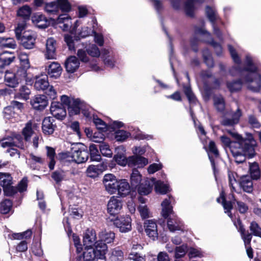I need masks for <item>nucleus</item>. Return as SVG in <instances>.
<instances>
[{
	"label": "nucleus",
	"mask_w": 261,
	"mask_h": 261,
	"mask_svg": "<svg viewBox=\"0 0 261 261\" xmlns=\"http://www.w3.org/2000/svg\"><path fill=\"white\" fill-rule=\"evenodd\" d=\"M47 70L50 77L56 79L60 76L62 68L58 63L53 62L48 66Z\"/></svg>",
	"instance_id": "nucleus-26"
},
{
	"label": "nucleus",
	"mask_w": 261,
	"mask_h": 261,
	"mask_svg": "<svg viewBox=\"0 0 261 261\" xmlns=\"http://www.w3.org/2000/svg\"><path fill=\"white\" fill-rule=\"evenodd\" d=\"M188 251V246L182 245L175 248V257L176 259L183 257Z\"/></svg>",
	"instance_id": "nucleus-55"
},
{
	"label": "nucleus",
	"mask_w": 261,
	"mask_h": 261,
	"mask_svg": "<svg viewBox=\"0 0 261 261\" xmlns=\"http://www.w3.org/2000/svg\"><path fill=\"white\" fill-rule=\"evenodd\" d=\"M50 110L53 116L58 119H63L66 115L65 108L59 102H53Z\"/></svg>",
	"instance_id": "nucleus-12"
},
{
	"label": "nucleus",
	"mask_w": 261,
	"mask_h": 261,
	"mask_svg": "<svg viewBox=\"0 0 261 261\" xmlns=\"http://www.w3.org/2000/svg\"><path fill=\"white\" fill-rule=\"evenodd\" d=\"M18 58L21 65L23 66V68H28L30 67L29 58L27 54L24 52H20L19 54Z\"/></svg>",
	"instance_id": "nucleus-56"
},
{
	"label": "nucleus",
	"mask_w": 261,
	"mask_h": 261,
	"mask_svg": "<svg viewBox=\"0 0 261 261\" xmlns=\"http://www.w3.org/2000/svg\"><path fill=\"white\" fill-rule=\"evenodd\" d=\"M96 254L94 249L88 248L87 251H85L83 253V258L84 261H95Z\"/></svg>",
	"instance_id": "nucleus-50"
},
{
	"label": "nucleus",
	"mask_w": 261,
	"mask_h": 261,
	"mask_svg": "<svg viewBox=\"0 0 261 261\" xmlns=\"http://www.w3.org/2000/svg\"><path fill=\"white\" fill-rule=\"evenodd\" d=\"M205 11L206 15L210 21L213 23L214 34L217 35L219 38L221 39L222 36L221 33L219 29L215 27L214 24L215 21L217 18L216 11L214 8L207 6L206 7Z\"/></svg>",
	"instance_id": "nucleus-17"
},
{
	"label": "nucleus",
	"mask_w": 261,
	"mask_h": 261,
	"mask_svg": "<svg viewBox=\"0 0 261 261\" xmlns=\"http://www.w3.org/2000/svg\"><path fill=\"white\" fill-rule=\"evenodd\" d=\"M93 121L98 129L105 131L106 130L107 125L101 119L98 118L96 116H93Z\"/></svg>",
	"instance_id": "nucleus-58"
},
{
	"label": "nucleus",
	"mask_w": 261,
	"mask_h": 261,
	"mask_svg": "<svg viewBox=\"0 0 261 261\" xmlns=\"http://www.w3.org/2000/svg\"><path fill=\"white\" fill-rule=\"evenodd\" d=\"M256 143L255 140L251 142L240 144L239 143H234L231 147V152L237 163H242L245 160L246 155L252 157L254 153V147Z\"/></svg>",
	"instance_id": "nucleus-3"
},
{
	"label": "nucleus",
	"mask_w": 261,
	"mask_h": 261,
	"mask_svg": "<svg viewBox=\"0 0 261 261\" xmlns=\"http://www.w3.org/2000/svg\"><path fill=\"white\" fill-rule=\"evenodd\" d=\"M26 22L25 20H22L18 23L15 29V33L17 39L19 40L20 39L21 33L24 30Z\"/></svg>",
	"instance_id": "nucleus-62"
},
{
	"label": "nucleus",
	"mask_w": 261,
	"mask_h": 261,
	"mask_svg": "<svg viewBox=\"0 0 261 261\" xmlns=\"http://www.w3.org/2000/svg\"><path fill=\"white\" fill-rule=\"evenodd\" d=\"M12 142L14 146H16L21 149L24 148L23 139L20 135H16L13 138Z\"/></svg>",
	"instance_id": "nucleus-63"
},
{
	"label": "nucleus",
	"mask_w": 261,
	"mask_h": 261,
	"mask_svg": "<svg viewBox=\"0 0 261 261\" xmlns=\"http://www.w3.org/2000/svg\"><path fill=\"white\" fill-rule=\"evenodd\" d=\"M251 233L261 238V228L255 222H252L249 227Z\"/></svg>",
	"instance_id": "nucleus-60"
},
{
	"label": "nucleus",
	"mask_w": 261,
	"mask_h": 261,
	"mask_svg": "<svg viewBox=\"0 0 261 261\" xmlns=\"http://www.w3.org/2000/svg\"><path fill=\"white\" fill-rule=\"evenodd\" d=\"M122 207V201L118 197L112 196L107 204V211L111 215L118 214Z\"/></svg>",
	"instance_id": "nucleus-8"
},
{
	"label": "nucleus",
	"mask_w": 261,
	"mask_h": 261,
	"mask_svg": "<svg viewBox=\"0 0 261 261\" xmlns=\"http://www.w3.org/2000/svg\"><path fill=\"white\" fill-rule=\"evenodd\" d=\"M95 231L92 229L86 230L83 237V244L86 248H91L96 242Z\"/></svg>",
	"instance_id": "nucleus-13"
},
{
	"label": "nucleus",
	"mask_w": 261,
	"mask_h": 261,
	"mask_svg": "<svg viewBox=\"0 0 261 261\" xmlns=\"http://www.w3.org/2000/svg\"><path fill=\"white\" fill-rule=\"evenodd\" d=\"M130 134L123 130H119L116 132L115 138L118 141H123L125 140Z\"/></svg>",
	"instance_id": "nucleus-61"
},
{
	"label": "nucleus",
	"mask_w": 261,
	"mask_h": 261,
	"mask_svg": "<svg viewBox=\"0 0 261 261\" xmlns=\"http://www.w3.org/2000/svg\"><path fill=\"white\" fill-rule=\"evenodd\" d=\"M89 151L91 161L98 162L100 160L101 156L95 145H90L89 146Z\"/></svg>",
	"instance_id": "nucleus-44"
},
{
	"label": "nucleus",
	"mask_w": 261,
	"mask_h": 261,
	"mask_svg": "<svg viewBox=\"0 0 261 261\" xmlns=\"http://www.w3.org/2000/svg\"><path fill=\"white\" fill-rule=\"evenodd\" d=\"M95 246V251L97 253L98 252L100 255H103L105 254V252L107 249V246L106 243L101 241L95 242V244L93 245Z\"/></svg>",
	"instance_id": "nucleus-49"
},
{
	"label": "nucleus",
	"mask_w": 261,
	"mask_h": 261,
	"mask_svg": "<svg viewBox=\"0 0 261 261\" xmlns=\"http://www.w3.org/2000/svg\"><path fill=\"white\" fill-rule=\"evenodd\" d=\"M32 12L31 8L28 5H25L20 8L17 11L18 16L24 19H29Z\"/></svg>",
	"instance_id": "nucleus-47"
},
{
	"label": "nucleus",
	"mask_w": 261,
	"mask_h": 261,
	"mask_svg": "<svg viewBox=\"0 0 261 261\" xmlns=\"http://www.w3.org/2000/svg\"><path fill=\"white\" fill-rule=\"evenodd\" d=\"M56 41L53 38H49L46 42L45 57L47 59H54L56 58Z\"/></svg>",
	"instance_id": "nucleus-14"
},
{
	"label": "nucleus",
	"mask_w": 261,
	"mask_h": 261,
	"mask_svg": "<svg viewBox=\"0 0 261 261\" xmlns=\"http://www.w3.org/2000/svg\"><path fill=\"white\" fill-rule=\"evenodd\" d=\"M195 33L197 35H203L205 37V39H204V41L210 43L213 46L215 49L216 54L218 56H220L222 53V48L221 46L215 42L211 38V36L210 33L206 31L203 28H198L196 27L195 28Z\"/></svg>",
	"instance_id": "nucleus-5"
},
{
	"label": "nucleus",
	"mask_w": 261,
	"mask_h": 261,
	"mask_svg": "<svg viewBox=\"0 0 261 261\" xmlns=\"http://www.w3.org/2000/svg\"><path fill=\"white\" fill-rule=\"evenodd\" d=\"M173 200V198L169 196L168 198L165 199L161 204L162 216L165 219L169 217L167 225L170 231L172 232L181 229L182 226L181 221L174 215L172 206L171 205Z\"/></svg>",
	"instance_id": "nucleus-2"
},
{
	"label": "nucleus",
	"mask_w": 261,
	"mask_h": 261,
	"mask_svg": "<svg viewBox=\"0 0 261 261\" xmlns=\"http://www.w3.org/2000/svg\"><path fill=\"white\" fill-rule=\"evenodd\" d=\"M155 181L154 179H152L151 181L146 180L144 182H141L137 186L138 192L140 195H146L149 194L152 190L153 184Z\"/></svg>",
	"instance_id": "nucleus-25"
},
{
	"label": "nucleus",
	"mask_w": 261,
	"mask_h": 261,
	"mask_svg": "<svg viewBox=\"0 0 261 261\" xmlns=\"http://www.w3.org/2000/svg\"><path fill=\"white\" fill-rule=\"evenodd\" d=\"M99 238L101 241L106 243H111L115 238V233L112 231H102L99 233Z\"/></svg>",
	"instance_id": "nucleus-37"
},
{
	"label": "nucleus",
	"mask_w": 261,
	"mask_h": 261,
	"mask_svg": "<svg viewBox=\"0 0 261 261\" xmlns=\"http://www.w3.org/2000/svg\"><path fill=\"white\" fill-rule=\"evenodd\" d=\"M57 21L58 23L63 24V25L60 27L64 31H68L71 27V18L66 14L59 15Z\"/></svg>",
	"instance_id": "nucleus-30"
},
{
	"label": "nucleus",
	"mask_w": 261,
	"mask_h": 261,
	"mask_svg": "<svg viewBox=\"0 0 261 261\" xmlns=\"http://www.w3.org/2000/svg\"><path fill=\"white\" fill-rule=\"evenodd\" d=\"M112 261H120L123 258V253L118 248L114 249L112 251L111 256Z\"/></svg>",
	"instance_id": "nucleus-57"
},
{
	"label": "nucleus",
	"mask_w": 261,
	"mask_h": 261,
	"mask_svg": "<svg viewBox=\"0 0 261 261\" xmlns=\"http://www.w3.org/2000/svg\"><path fill=\"white\" fill-rule=\"evenodd\" d=\"M27 76L26 70L24 69H19L16 73L7 71L5 75V82L6 85L10 87H15L19 82L24 79Z\"/></svg>",
	"instance_id": "nucleus-4"
},
{
	"label": "nucleus",
	"mask_w": 261,
	"mask_h": 261,
	"mask_svg": "<svg viewBox=\"0 0 261 261\" xmlns=\"http://www.w3.org/2000/svg\"><path fill=\"white\" fill-rule=\"evenodd\" d=\"M148 160L143 156L138 155H132L128 157V166L143 167L148 164Z\"/></svg>",
	"instance_id": "nucleus-21"
},
{
	"label": "nucleus",
	"mask_w": 261,
	"mask_h": 261,
	"mask_svg": "<svg viewBox=\"0 0 261 261\" xmlns=\"http://www.w3.org/2000/svg\"><path fill=\"white\" fill-rule=\"evenodd\" d=\"M55 120L53 117H47L45 118L42 124L43 133L46 135H50L53 134L56 127L54 124Z\"/></svg>",
	"instance_id": "nucleus-16"
},
{
	"label": "nucleus",
	"mask_w": 261,
	"mask_h": 261,
	"mask_svg": "<svg viewBox=\"0 0 261 261\" xmlns=\"http://www.w3.org/2000/svg\"><path fill=\"white\" fill-rule=\"evenodd\" d=\"M59 10L62 12H68L71 10V6L68 0H57Z\"/></svg>",
	"instance_id": "nucleus-52"
},
{
	"label": "nucleus",
	"mask_w": 261,
	"mask_h": 261,
	"mask_svg": "<svg viewBox=\"0 0 261 261\" xmlns=\"http://www.w3.org/2000/svg\"><path fill=\"white\" fill-rule=\"evenodd\" d=\"M27 162L31 168L35 169L36 168L37 164H43L44 160L40 156L31 153L29 154V158L27 159Z\"/></svg>",
	"instance_id": "nucleus-32"
},
{
	"label": "nucleus",
	"mask_w": 261,
	"mask_h": 261,
	"mask_svg": "<svg viewBox=\"0 0 261 261\" xmlns=\"http://www.w3.org/2000/svg\"><path fill=\"white\" fill-rule=\"evenodd\" d=\"M36 34L33 31H28L20 38L22 45L26 49H32L34 47Z\"/></svg>",
	"instance_id": "nucleus-9"
},
{
	"label": "nucleus",
	"mask_w": 261,
	"mask_h": 261,
	"mask_svg": "<svg viewBox=\"0 0 261 261\" xmlns=\"http://www.w3.org/2000/svg\"><path fill=\"white\" fill-rule=\"evenodd\" d=\"M4 117L6 119H11L15 117L16 115V112L13 109L12 107L9 106L4 109Z\"/></svg>",
	"instance_id": "nucleus-59"
},
{
	"label": "nucleus",
	"mask_w": 261,
	"mask_h": 261,
	"mask_svg": "<svg viewBox=\"0 0 261 261\" xmlns=\"http://www.w3.org/2000/svg\"><path fill=\"white\" fill-rule=\"evenodd\" d=\"M145 231L146 234L152 240H155L158 237L157 224L153 220H147L144 223Z\"/></svg>",
	"instance_id": "nucleus-10"
},
{
	"label": "nucleus",
	"mask_w": 261,
	"mask_h": 261,
	"mask_svg": "<svg viewBox=\"0 0 261 261\" xmlns=\"http://www.w3.org/2000/svg\"><path fill=\"white\" fill-rule=\"evenodd\" d=\"M203 0H187L185 5V11L187 15L193 17L197 3L201 4Z\"/></svg>",
	"instance_id": "nucleus-29"
},
{
	"label": "nucleus",
	"mask_w": 261,
	"mask_h": 261,
	"mask_svg": "<svg viewBox=\"0 0 261 261\" xmlns=\"http://www.w3.org/2000/svg\"><path fill=\"white\" fill-rule=\"evenodd\" d=\"M249 168L251 178L254 179H258L260 173L258 164L256 163H253L249 165Z\"/></svg>",
	"instance_id": "nucleus-46"
},
{
	"label": "nucleus",
	"mask_w": 261,
	"mask_h": 261,
	"mask_svg": "<svg viewBox=\"0 0 261 261\" xmlns=\"http://www.w3.org/2000/svg\"><path fill=\"white\" fill-rule=\"evenodd\" d=\"M12 202L9 199H5L0 203V212L4 214H8L12 208Z\"/></svg>",
	"instance_id": "nucleus-45"
},
{
	"label": "nucleus",
	"mask_w": 261,
	"mask_h": 261,
	"mask_svg": "<svg viewBox=\"0 0 261 261\" xmlns=\"http://www.w3.org/2000/svg\"><path fill=\"white\" fill-rule=\"evenodd\" d=\"M138 210L143 219H145L149 217L150 212L146 205H140L138 207Z\"/></svg>",
	"instance_id": "nucleus-64"
},
{
	"label": "nucleus",
	"mask_w": 261,
	"mask_h": 261,
	"mask_svg": "<svg viewBox=\"0 0 261 261\" xmlns=\"http://www.w3.org/2000/svg\"><path fill=\"white\" fill-rule=\"evenodd\" d=\"M12 184V178L10 174L6 173L0 172V185L4 189L7 186Z\"/></svg>",
	"instance_id": "nucleus-39"
},
{
	"label": "nucleus",
	"mask_w": 261,
	"mask_h": 261,
	"mask_svg": "<svg viewBox=\"0 0 261 261\" xmlns=\"http://www.w3.org/2000/svg\"><path fill=\"white\" fill-rule=\"evenodd\" d=\"M106 166L103 164H99L97 165H90L86 170L88 176L91 178H95L102 173L105 169Z\"/></svg>",
	"instance_id": "nucleus-20"
},
{
	"label": "nucleus",
	"mask_w": 261,
	"mask_h": 261,
	"mask_svg": "<svg viewBox=\"0 0 261 261\" xmlns=\"http://www.w3.org/2000/svg\"><path fill=\"white\" fill-rule=\"evenodd\" d=\"M117 188L118 194L121 196H125L130 192V186L125 179H119Z\"/></svg>",
	"instance_id": "nucleus-27"
},
{
	"label": "nucleus",
	"mask_w": 261,
	"mask_h": 261,
	"mask_svg": "<svg viewBox=\"0 0 261 261\" xmlns=\"http://www.w3.org/2000/svg\"><path fill=\"white\" fill-rule=\"evenodd\" d=\"M31 90L27 86H21L19 92L16 94V97L24 100H27L29 98Z\"/></svg>",
	"instance_id": "nucleus-40"
},
{
	"label": "nucleus",
	"mask_w": 261,
	"mask_h": 261,
	"mask_svg": "<svg viewBox=\"0 0 261 261\" xmlns=\"http://www.w3.org/2000/svg\"><path fill=\"white\" fill-rule=\"evenodd\" d=\"M226 131L228 134L232 136V138L236 140V141H241V140L243 141V143H242V144H244L245 143L250 142L252 140H255L252 135L250 134H247L246 138H243L234 130H231L229 129H226Z\"/></svg>",
	"instance_id": "nucleus-31"
},
{
	"label": "nucleus",
	"mask_w": 261,
	"mask_h": 261,
	"mask_svg": "<svg viewBox=\"0 0 261 261\" xmlns=\"http://www.w3.org/2000/svg\"><path fill=\"white\" fill-rule=\"evenodd\" d=\"M116 154L114 155V159L118 164L121 166L128 165V158H126L124 156L125 151L123 146H119L116 149Z\"/></svg>",
	"instance_id": "nucleus-19"
},
{
	"label": "nucleus",
	"mask_w": 261,
	"mask_h": 261,
	"mask_svg": "<svg viewBox=\"0 0 261 261\" xmlns=\"http://www.w3.org/2000/svg\"><path fill=\"white\" fill-rule=\"evenodd\" d=\"M37 126L35 123H33L31 121H28L22 130V134L24 137L25 141H30L31 137L34 134V129Z\"/></svg>",
	"instance_id": "nucleus-22"
},
{
	"label": "nucleus",
	"mask_w": 261,
	"mask_h": 261,
	"mask_svg": "<svg viewBox=\"0 0 261 261\" xmlns=\"http://www.w3.org/2000/svg\"><path fill=\"white\" fill-rule=\"evenodd\" d=\"M204 62L208 67H212L214 66V61L212 55L207 49H205L202 52Z\"/></svg>",
	"instance_id": "nucleus-53"
},
{
	"label": "nucleus",
	"mask_w": 261,
	"mask_h": 261,
	"mask_svg": "<svg viewBox=\"0 0 261 261\" xmlns=\"http://www.w3.org/2000/svg\"><path fill=\"white\" fill-rule=\"evenodd\" d=\"M44 10L45 12L49 15L57 14L59 11L57 1L45 3Z\"/></svg>",
	"instance_id": "nucleus-33"
},
{
	"label": "nucleus",
	"mask_w": 261,
	"mask_h": 261,
	"mask_svg": "<svg viewBox=\"0 0 261 261\" xmlns=\"http://www.w3.org/2000/svg\"><path fill=\"white\" fill-rule=\"evenodd\" d=\"M228 47L233 62L237 64V66L232 67L230 70V74L233 76L241 75L243 83L249 90L254 92H259L261 88V77L258 73L257 67L254 65L251 58L246 56V67L242 69L240 67L241 60L237 51L230 45Z\"/></svg>",
	"instance_id": "nucleus-1"
},
{
	"label": "nucleus",
	"mask_w": 261,
	"mask_h": 261,
	"mask_svg": "<svg viewBox=\"0 0 261 261\" xmlns=\"http://www.w3.org/2000/svg\"><path fill=\"white\" fill-rule=\"evenodd\" d=\"M32 21L36 27L40 29L46 28L49 24L46 17L40 13L34 14L32 17Z\"/></svg>",
	"instance_id": "nucleus-18"
},
{
	"label": "nucleus",
	"mask_w": 261,
	"mask_h": 261,
	"mask_svg": "<svg viewBox=\"0 0 261 261\" xmlns=\"http://www.w3.org/2000/svg\"><path fill=\"white\" fill-rule=\"evenodd\" d=\"M154 183L155 190L156 192L162 194H166L169 190V187L167 185L164 184L163 182L158 180Z\"/></svg>",
	"instance_id": "nucleus-51"
},
{
	"label": "nucleus",
	"mask_w": 261,
	"mask_h": 261,
	"mask_svg": "<svg viewBox=\"0 0 261 261\" xmlns=\"http://www.w3.org/2000/svg\"><path fill=\"white\" fill-rule=\"evenodd\" d=\"M214 106L218 111L222 112L224 110L225 103L222 96H215L214 98Z\"/></svg>",
	"instance_id": "nucleus-48"
},
{
	"label": "nucleus",
	"mask_w": 261,
	"mask_h": 261,
	"mask_svg": "<svg viewBox=\"0 0 261 261\" xmlns=\"http://www.w3.org/2000/svg\"><path fill=\"white\" fill-rule=\"evenodd\" d=\"M70 111H73L74 114H77L82 109V103L79 99H72L71 106L68 108Z\"/></svg>",
	"instance_id": "nucleus-43"
},
{
	"label": "nucleus",
	"mask_w": 261,
	"mask_h": 261,
	"mask_svg": "<svg viewBox=\"0 0 261 261\" xmlns=\"http://www.w3.org/2000/svg\"><path fill=\"white\" fill-rule=\"evenodd\" d=\"M142 176L137 169H133L130 175V184L133 187L137 188L141 184Z\"/></svg>",
	"instance_id": "nucleus-36"
},
{
	"label": "nucleus",
	"mask_w": 261,
	"mask_h": 261,
	"mask_svg": "<svg viewBox=\"0 0 261 261\" xmlns=\"http://www.w3.org/2000/svg\"><path fill=\"white\" fill-rule=\"evenodd\" d=\"M106 190L110 194H113L117 192V188L119 180L113 174H106L102 180Z\"/></svg>",
	"instance_id": "nucleus-7"
},
{
	"label": "nucleus",
	"mask_w": 261,
	"mask_h": 261,
	"mask_svg": "<svg viewBox=\"0 0 261 261\" xmlns=\"http://www.w3.org/2000/svg\"><path fill=\"white\" fill-rule=\"evenodd\" d=\"M34 86L37 90L45 91L49 86L47 75L46 74H41L37 76Z\"/></svg>",
	"instance_id": "nucleus-24"
},
{
	"label": "nucleus",
	"mask_w": 261,
	"mask_h": 261,
	"mask_svg": "<svg viewBox=\"0 0 261 261\" xmlns=\"http://www.w3.org/2000/svg\"><path fill=\"white\" fill-rule=\"evenodd\" d=\"M31 103L35 109L42 110L47 106L48 100L46 96L38 95L31 100Z\"/></svg>",
	"instance_id": "nucleus-15"
},
{
	"label": "nucleus",
	"mask_w": 261,
	"mask_h": 261,
	"mask_svg": "<svg viewBox=\"0 0 261 261\" xmlns=\"http://www.w3.org/2000/svg\"><path fill=\"white\" fill-rule=\"evenodd\" d=\"M14 58V56L11 52L4 51L0 54V62L2 64L1 66L9 65Z\"/></svg>",
	"instance_id": "nucleus-34"
},
{
	"label": "nucleus",
	"mask_w": 261,
	"mask_h": 261,
	"mask_svg": "<svg viewBox=\"0 0 261 261\" xmlns=\"http://www.w3.org/2000/svg\"><path fill=\"white\" fill-rule=\"evenodd\" d=\"M87 54L92 57L98 58L100 56V51L98 47L94 44H90L86 47Z\"/></svg>",
	"instance_id": "nucleus-42"
},
{
	"label": "nucleus",
	"mask_w": 261,
	"mask_h": 261,
	"mask_svg": "<svg viewBox=\"0 0 261 261\" xmlns=\"http://www.w3.org/2000/svg\"><path fill=\"white\" fill-rule=\"evenodd\" d=\"M51 177L56 184H59L68 179L67 173L63 170H57L52 173Z\"/></svg>",
	"instance_id": "nucleus-35"
},
{
	"label": "nucleus",
	"mask_w": 261,
	"mask_h": 261,
	"mask_svg": "<svg viewBox=\"0 0 261 261\" xmlns=\"http://www.w3.org/2000/svg\"><path fill=\"white\" fill-rule=\"evenodd\" d=\"M80 61L75 56H71L69 57L65 63V68L68 72H74L80 66Z\"/></svg>",
	"instance_id": "nucleus-23"
},
{
	"label": "nucleus",
	"mask_w": 261,
	"mask_h": 261,
	"mask_svg": "<svg viewBox=\"0 0 261 261\" xmlns=\"http://www.w3.org/2000/svg\"><path fill=\"white\" fill-rule=\"evenodd\" d=\"M239 81L228 82L227 83V87L231 92H236L240 90L243 83V80H242V76Z\"/></svg>",
	"instance_id": "nucleus-41"
},
{
	"label": "nucleus",
	"mask_w": 261,
	"mask_h": 261,
	"mask_svg": "<svg viewBox=\"0 0 261 261\" xmlns=\"http://www.w3.org/2000/svg\"><path fill=\"white\" fill-rule=\"evenodd\" d=\"M114 224L121 232H127L132 229V219L128 215L116 218Z\"/></svg>",
	"instance_id": "nucleus-6"
},
{
	"label": "nucleus",
	"mask_w": 261,
	"mask_h": 261,
	"mask_svg": "<svg viewBox=\"0 0 261 261\" xmlns=\"http://www.w3.org/2000/svg\"><path fill=\"white\" fill-rule=\"evenodd\" d=\"M70 153L72 160L78 164L86 162L89 157L88 151L84 149L73 148Z\"/></svg>",
	"instance_id": "nucleus-11"
},
{
	"label": "nucleus",
	"mask_w": 261,
	"mask_h": 261,
	"mask_svg": "<svg viewBox=\"0 0 261 261\" xmlns=\"http://www.w3.org/2000/svg\"><path fill=\"white\" fill-rule=\"evenodd\" d=\"M46 149L47 150V156L49 160L48 167L50 170H53L56 163L55 161V150L53 148L48 146H46Z\"/></svg>",
	"instance_id": "nucleus-38"
},
{
	"label": "nucleus",
	"mask_w": 261,
	"mask_h": 261,
	"mask_svg": "<svg viewBox=\"0 0 261 261\" xmlns=\"http://www.w3.org/2000/svg\"><path fill=\"white\" fill-rule=\"evenodd\" d=\"M240 185L246 192L251 193L253 190V183L249 176H242L240 178Z\"/></svg>",
	"instance_id": "nucleus-28"
},
{
	"label": "nucleus",
	"mask_w": 261,
	"mask_h": 261,
	"mask_svg": "<svg viewBox=\"0 0 261 261\" xmlns=\"http://www.w3.org/2000/svg\"><path fill=\"white\" fill-rule=\"evenodd\" d=\"M99 147L102 155L109 158L112 156L113 152L108 144L103 142L99 145Z\"/></svg>",
	"instance_id": "nucleus-54"
}]
</instances>
